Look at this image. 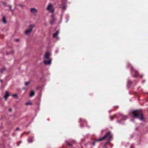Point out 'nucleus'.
I'll list each match as a JSON object with an SVG mask.
<instances>
[{
    "label": "nucleus",
    "mask_w": 148,
    "mask_h": 148,
    "mask_svg": "<svg viewBox=\"0 0 148 148\" xmlns=\"http://www.w3.org/2000/svg\"><path fill=\"white\" fill-rule=\"evenodd\" d=\"M132 114L134 117L137 118L141 121L144 120L143 116L140 110L133 111L132 112Z\"/></svg>",
    "instance_id": "nucleus-1"
},
{
    "label": "nucleus",
    "mask_w": 148,
    "mask_h": 148,
    "mask_svg": "<svg viewBox=\"0 0 148 148\" xmlns=\"http://www.w3.org/2000/svg\"><path fill=\"white\" fill-rule=\"evenodd\" d=\"M112 137V135L110 132L107 133L102 138H101L98 139H97L96 140L97 141H101L104 140L105 139L108 140V141L106 142L107 143H109L110 141L111 138Z\"/></svg>",
    "instance_id": "nucleus-2"
},
{
    "label": "nucleus",
    "mask_w": 148,
    "mask_h": 148,
    "mask_svg": "<svg viewBox=\"0 0 148 148\" xmlns=\"http://www.w3.org/2000/svg\"><path fill=\"white\" fill-rule=\"evenodd\" d=\"M46 9L47 10L52 13H53L54 12V9L53 7V5L51 3H49Z\"/></svg>",
    "instance_id": "nucleus-3"
},
{
    "label": "nucleus",
    "mask_w": 148,
    "mask_h": 148,
    "mask_svg": "<svg viewBox=\"0 0 148 148\" xmlns=\"http://www.w3.org/2000/svg\"><path fill=\"white\" fill-rule=\"evenodd\" d=\"M35 27L34 25H31L29 27V29L26 30L25 32V34L28 35H29L30 34L31 32H32L33 28Z\"/></svg>",
    "instance_id": "nucleus-4"
},
{
    "label": "nucleus",
    "mask_w": 148,
    "mask_h": 148,
    "mask_svg": "<svg viewBox=\"0 0 148 148\" xmlns=\"http://www.w3.org/2000/svg\"><path fill=\"white\" fill-rule=\"evenodd\" d=\"M52 18V19L50 21V23L51 25L53 24L55 22L56 20V18L55 17V15L54 14H52L51 16Z\"/></svg>",
    "instance_id": "nucleus-5"
},
{
    "label": "nucleus",
    "mask_w": 148,
    "mask_h": 148,
    "mask_svg": "<svg viewBox=\"0 0 148 148\" xmlns=\"http://www.w3.org/2000/svg\"><path fill=\"white\" fill-rule=\"evenodd\" d=\"M131 73H132L133 72L134 73V75L133 76V77H135L138 76V73L136 70L134 69L131 66Z\"/></svg>",
    "instance_id": "nucleus-6"
},
{
    "label": "nucleus",
    "mask_w": 148,
    "mask_h": 148,
    "mask_svg": "<svg viewBox=\"0 0 148 148\" xmlns=\"http://www.w3.org/2000/svg\"><path fill=\"white\" fill-rule=\"evenodd\" d=\"M62 4L60 6V8L63 9V10H65L66 8V7L65 5L66 3H64L63 0H61Z\"/></svg>",
    "instance_id": "nucleus-7"
},
{
    "label": "nucleus",
    "mask_w": 148,
    "mask_h": 148,
    "mask_svg": "<svg viewBox=\"0 0 148 148\" xmlns=\"http://www.w3.org/2000/svg\"><path fill=\"white\" fill-rule=\"evenodd\" d=\"M50 53L48 52H47L45 55L44 57L45 59H51L50 58Z\"/></svg>",
    "instance_id": "nucleus-8"
},
{
    "label": "nucleus",
    "mask_w": 148,
    "mask_h": 148,
    "mask_svg": "<svg viewBox=\"0 0 148 148\" xmlns=\"http://www.w3.org/2000/svg\"><path fill=\"white\" fill-rule=\"evenodd\" d=\"M48 61H47L46 60H44V63L45 65H49L51 63V59H48Z\"/></svg>",
    "instance_id": "nucleus-9"
},
{
    "label": "nucleus",
    "mask_w": 148,
    "mask_h": 148,
    "mask_svg": "<svg viewBox=\"0 0 148 148\" xmlns=\"http://www.w3.org/2000/svg\"><path fill=\"white\" fill-rule=\"evenodd\" d=\"M37 11V9L35 8H32L30 9L31 12H32L34 14L36 13Z\"/></svg>",
    "instance_id": "nucleus-10"
},
{
    "label": "nucleus",
    "mask_w": 148,
    "mask_h": 148,
    "mask_svg": "<svg viewBox=\"0 0 148 148\" xmlns=\"http://www.w3.org/2000/svg\"><path fill=\"white\" fill-rule=\"evenodd\" d=\"M10 95L9 94L7 91L5 92V94L4 96V97L5 100H6L8 97Z\"/></svg>",
    "instance_id": "nucleus-11"
},
{
    "label": "nucleus",
    "mask_w": 148,
    "mask_h": 148,
    "mask_svg": "<svg viewBox=\"0 0 148 148\" xmlns=\"http://www.w3.org/2000/svg\"><path fill=\"white\" fill-rule=\"evenodd\" d=\"M59 30H57L56 33H54L53 34V36L54 38H56V37L57 35H58V34L59 33Z\"/></svg>",
    "instance_id": "nucleus-12"
},
{
    "label": "nucleus",
    "mask_w": 148,
    "mask_h": 148,
    "mask_svg": "<svg viewBox=\"0 0 148 148\" xmlns=\"http://www.w3.org/2000/svg\"><path fill=\"white\" fill-rule=\"evenodd\" d=\"M33 138L32 137H29L28 139V141L29 143H31L33 141Z\"/></svg>",
    "instance_id": "nucleus-13"
},
{
    "label": "nucleus",
    "mask_w": 148,
    "mask_h": 148,
    "mask_svg": "<svg viewBox=\"0 0 148 148\" xmlns=\"http://www.w3.org/2000/svg\"><path fill=\"white\" fill-rule=\"evenodd\" d=\"M132 82L130 80H128L127 82V86L128 87H130L132 84Z\"/></svg>",
    "instance_id": "nucleus-14"
},
{
    "label": "nucleus",
    "mask_w": 148,
    "mask_h": 148,
    "mask_svg": "<svg viewBox=\"0 0 148 148\" xmlns=\"http://www.w3.org/2000/svg\"><path fill=\"white\" fill-rule=\"evenodd\" d=\"M121 118H122V119L124 120H126L127 119V116L123 115H122L121 116Z\"/></svg>",
    "instance_id": "nucleus-15"
},
{
    "label": "nucleus",
    "mask_w": 148,
    "mask_h": 148,
    "mask_svg": "<svg viewBox=\"0 0 148 148\" xmlns=\"http://www.w3.org/2000/svg\"><path fill=\"white\" fill-rule=\"evenodd\" d=\"M34 95V92L33 91H31L30 93L29 96L30 97H32Z\"/></svg>",
    "instance_id": "nucleus-16"
},
{
    "label": "nucleus",
    "mask_w": 148,
    "mask_h": 148,
    "mask_svg": "<svg viewBox=\"0 0 148 148\" xmlns=\"http://www.w3.org/2000/svg\"><path fill=\"white\" fill-rule=\"evenodd\" d=\"M79 122H82V123L84 122L86 123V122L85 120H82V119H79Z\"/></svg>",
    "instance_id": "nucleus-17"
},
{
    "label": "nucleus",
    "mask_w": 148,
    "mask_h": 148,
    "mask_svg": "<svg viewBox=\"0 0 148 148\" xmlns=\"http://www.w3.org/2000/svg\"><path fill=\"white\" fill-rule=\"evenodd\" d=\"M3 21L4 23H5L6 22V20H5V17L4 16L3 17Z\"/></svg>",
    "instance_id": "nucleus-18"
},
{
    "label": "nucleus",
    "mask_w": 148,
    "mask_h": 148,
    "mask_svg": "<svg viewBox=\"0 0 148 148\" xmlns=\"http://www.w3.org/2000/svg\"><path fill=\"white\" fill-rule=\"evenodd\" d=\"M5 70V68H3L1 69L0 72L1 73H3V71Z\"/></svg>",
    "instance_id": "nucleus-19"
},
{
    "label": "nucleus",
    "mask_w": 148,
    "mask_h": 148,
    "mask_svg": "<svg viewBox=\"0 0 148 148\" xmlns=\"http://www.w3.org/2000/svg\"><path fill=\"white\" fill-rule=\"evenodd\" d=\"M30 83V82H26L25 83V86H27Z\"/></svg>",
    "instance_id": "nucleus-20"
},
{
    "label": "nucleus",
    "mask_w": 148,
    "mask_h": 148,
    "mask_svg": "<svg viewBox=\"0 0 148 148\" xmlns=\"http://www.w3.org/2000/svg\"><path fill=\"white\" fill-rule=\"evenodd\" d=\"M9 7L10 8V10L12 11H14V10H12V6L11 5H9Z\"/></svg>",
    "instance_id": "nucleus-21"
},
{
    "label": "nucleus",
    "mask_w": 148,
    "mask_h": 148,
    "mask_svg": "<svg viewBox=\"0 0 148 148\" xmlns=\"http://www.w3.org/2000/svg\"><path fill=\"white\" fill-rule=\"evenodd\" d=\"M66 143H67V145H69L70 146H71V144L68 141H66Z\"/></svg>",
    "instance_id": "nucleus-22"
},
{
    "label": "nucleus",
    "mask_w": 148,
    "mask_h": 148,
    "mask_svg": "<svg viewBox=\"0 0 148 148\" xmlns=\"http://www.w3.org/2000/svg\"><path fill=\"white\" fill-rule=\"evenodd\" d=\"M31 103L30 102H27L25 103V105H31Z\"/></svg>",
    "instance_id": "nucleus-23"
},
{
    "label": "nucleus",
    "mask_w": 148,
    "mask_h": 148,
    "mask_svg": "<svg viewBox=\"0 0 148 148\" xmlns=\"http://www.w3.org/2000/svg\"><path fill=\"white\" fill-rule=\"evenodd\" d=\"M96 140H97V139L95 140V141L93 142V143H92V144H93V145H95V142H97V141Z\"/></svg>",
    "instance_id": "nucleus-24"
},
{
    "label": "nucleus",
    "mask_w": 148,
    "mask_h": 148,
    "mask_svg": "<svg viewBox=\"0 0 148 148\" xmlns=\"http://www.w3.org/2000/svg\"><path fill=\"white\" fill-rule=\"evenodd\" d=\"M13 97H17V95L16 94H14L12 95Z\"/></svg>",
    "instance_id": "nucleus-25"
},
{
    "label": "nucleus",
    "mask_w": 148,
    "mask_h": 148,
    "mask_svg": "<svg viewBox=\"0 0 148 148\" xmlns=\"http://www.w3.org/2000/svg\"><path fill=\"white\" fill-rule=\"evenodd\" d=\"M134 145H132L130 147V148H134Z\"/></svg>",
    "instance_id": "nucleus-26"
},
{
    "label": "nucleus",
    "mask_w": 148,
    "mask_h": 148,
    "mask_svg": "<svg viewBox=\"0 0 148 148\" xmlns=\"http://www.w3.org/2000/svg\"><path fill=\"white\" fill-rule=\"evenodd\" d=\"M19 40L18 39H15V41L16 42H18L19 41Z\"/></svg>",
    "instance_id": "nucleus-27"
},
{
    "label": "nucleus",
    "mask_w": 148,
    "mask_h": 148,
    "mask_svg": "<svg viewBox=\"0 0 148 148\" xmlns=\"http://www.w3.org/2000/svg\"><path fill=\"white\" fill-rule=\"evenodd\" d=\"M9 111H10V112H12V109L11 108H9Z\"/></svg>",
    "instance_id": "nucleus-28"
},
{
    "label": "nucleus",
    "mask_w": 148,
    "mask_h": 148,
    "mask_svg": "<svg viewBox=\"0 0 148 148\" xmlns=\"http://www.w3.org/2000/svg\"><path fill=\"white\" fill-rule=\"evenodd\" d=\"M62 16H63V14H62L61 15V20H62Z\"/></svg>",
    "instance_id": "nucleus-29"
},
{
    "label": "nucleus",
    "mask_w": 148,
    "mask_h": 148,
    "mask_svg": "<svg viewBox=\"0 0 148 148\" xmlns=\"http://www.w3.org/2000/svg\"><path fill=\"white\" fill-rule=\"evenodd\" d=\"M19 130V128H18H18H16V130Z\"/></svg>",
    "instance_id": "nucleus-30"
},
{
    "label": "nucleus",
    "mask_w": 148,
    "mask_h": 148,
    "mask_svg": "<svg viewBox=\"0 0 148 148\" xmlns=\"http://www.w3.org/2000/svg\"><path fill=\"white\" fill-rule=\"evenodd\" d=\"M44 24H45V26H47V23H45Z\"/></svg>",
    "instance_id": "nucleus-31"
},
{
    "label": "nucleus",
    "mask_w": 148,
    "mask_h": 148,
    "mask_svg": "<svg viewBox=\"0 0 148 148\" xmlns=\"http://www.w3.org/2000/svg\"><path fill=\"white\" fill-rule=\"evenodd\" d=\"M80 126L81 127H83L81 124L80 125Z\"/></svg>",
    "instance_id": "nucleus-32"
},
{
    "label": "nucleus",
    "mask_w": 148,
    "mask_h": 148,
    "mask_svg": "<svg viewBox=\"0 0 148 148\" xmlns=\"http://www.w3.org/2000/svg\"><path fill=\"white\" fill-rule=\"evenodd\" d=\"M134 121V120H133V119H132V120H131V121Z\"/></svg>",
    "instance_id": "nucleus-33"
},
{
    "label": "nucleus",
    "mask_w": 148,
    "mask_h": 148,
    "mask_svg": "<svg viewBox=\"0 0 148 148\" xmlns=\"http://www.w3.org/2000/svg\"><path fill=\"white\" fill-rule=\"evenodd\" d=\"M1 82H3V80H1Z\"/></svg>",
    "instance_id": "nucleus-34"
},
{
    "label": "nucleus",
    "mask_w": 148,
    "mask_h": 148,
    "mask_svg": "<svg viewBox=\"0 0 148 148\" xmlns=\"http://www.w3.org/2000/svg\"><path fill=\"white\" fill-rule=\"evenodd\" d=\"M117 122H120L119 121H117Z\"/></svg>",
    "instance_id": "nucleus-35"
},
{
    "label": "nucleus",
    "mask_w": 148,
    "mask_h": 148,
    "mask_svg": "<svg viewBox=\"0 0 148 148\" xmlns=\"http://www.w3.org/2000/svg\"><path fill=\"white\" fill-rule=\"evenodd\" d=\"M103 130H102L101 131V133H102V132H103Z\"/></svg>",
    "instance_id": "nucleus-36"
},
{
    "label": "nucleus",
    "mask_w": 148,
    "mask_h": 148,
    "mask_svg": "<svg viewBox=\"0 0 148 148\" xmlns=\"http://www.w3.org/2000/svg\"><path fill=\"white\" fill-rule=\"evenodd\" d=\"M68 20H66V22H68Z\"/></svg>",
    "instance_id": "nucleus-37"
},
{
    "label": "nucleus",
    "mask_w": 148,
    "mask_h": 148,
    "mask_svg": "<svg viewBox=\"0 0 148 148\" xmlns=\"http://www.w3.org/2000/svg\"><path fill=\"white\" fill-rule=\"evenodd\" d=\"M23 89H25V88H23Z\"/></svg>",
    "instance_id": "nucleus-38"
},
{
    "label": "nucleus",
    "mask_w": 148,
    "mask_h": 148,
    "mask_svg": "<svg viewBox=\"0 0 148 148\" xmlns=\"http://www.w3.org/2000/svg\"><path fill=\"white\" fill-rule=\"evenodd\" d=\"M57 38L58 39H59V38H58V37H57Z\"/></svg>",
    "instance_id": "nucleus-39"
},
{
    "label": "nucleus",
    "mask_w": 148,
    "mask_h": 148,
    "mask_svg": "<svg viewBox=\"0 0 148 148\" xmlns=\"http://www.w3.org/2000/svg\"><path fill=\"white\" fill-rule=\"evenodd\" d=\"M6 54H7V55H8V53H6Z\"/></svg>",
    "instance_id": "nucleus-40"
},
{
    "label": "nucleus",
    "mask_w": 148,
    "mask_h": 148,
    "mask_svg": "<svg viewBox=\"0 0 148 148\" xmlns=\"http://www.w3.org/2000/svg\"><path fill=\"white\" fill-rule=\"evenodd\" d=\"M111 119V121H112V119Z\"/></svg>",
    "instance_id": "nucleus-41"
}]
</instances>
